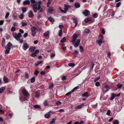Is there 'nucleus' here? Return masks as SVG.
Wrapping results in <instances>:
<instances>
[{
	"label": "nucleus",
	"instance_id": "obj_60",
	"mask_svg": "<svg viewBox=\"0 0 124 124\" xmlns=\"http://www.w3.org/2000/svg\"><path fill=\"white\" fill-rule=\"evenodd\" d=\"M121 4L120 2H119L117 3L116 4V7H119Z\"/></svg>",
	"mask_w": 124,
	"mask_h": 124
},
{
	"label": "nucleus",
	"instance_id": "obj_28",
	"mask_svg": "<svg viewBox=\"0 0 124 124\" xmlns=\"http://www.w3.org/2000/svg\"><path fill=\"white\" fill-rule=\"evenodd\" d=\"M48 20L51 22H53L54 21V20L51 17H49L48 18Z\"/></svg>",
	"mask_w": 124,
	"mask_h": 124
},
{
	"label": "nucleus",
	"instance_id": "obj_58",
	"mask_svg": "<svg viewBox=\"0 0 124 124\" xmlns=\"http://www.w3.org/2000/svg\"><path fill=\"white\" fill-rule=\"evenodd\" d=\"M78 51L77 50H75L74 52V54L75 55H78Z\"/></svg>",
	"mask_w": 124,
	"mask_h": 124
},
{
	"label": "nucleus",
	"instance_id": "obj_1",
	"mask_svg": "<svg viewBox=\"0 0 124 124\" xmlns=\"http://www.w3.org/2000/svg\"><path fill=\"white\" fill-rule=\"evenodd\" d=\"M31 5L34 12L36 13L40 9V5L42 4L41 1L37 2L35 0H30Z\"/></svg>",
	"mask_w": 124,
	"mask_h": 124
},
{
	"label": "nucleus",
	"instance_id": "obj_29",
	"mask_svg": "<svg viewBox=\"0 0 124 124\" xmlns=\"http://www.w3.org/2000/svg\"><path fill=\"white\" fill-rule=\"evenodd\" d=\"M43 62V61H40V62H37L35 63V65L36 66H37L41 64Z\"/></svg>",
	"mask_w": 124,
	"mask_h": 124
},
{
	"label": "nucleus",
	"instance_id": "obj_21",
	"mask_svg": "<svg viewBox=\"0 0 124 124\" xmlns=\"http://www.w3.org/2000/svg\"><path fill=\"white\" fill-rule=\"evenodd\" d=\"M12 44L10 42H9L7 44V47L6 48L10 49L11 47L12 46Z\"/></svg>",
	"mask_w": 124,
	"mask_h": 124
},
{
	"label": "nucleus",
	"instance_id": "obj_36",
	"mask_svg": "<svg viewBox=\"0 0 124 124\" xmlns=\"http://www.w3.org/2000/svg\"><path fill=\"white\" fill-rule=\"evenodd\" d=\"M18 24L17 23H13L12 26L15 28L16 27H17L18 26Z\"/></svg>",
	"mask_w": 124,
	"mask_h": 124
},
{
	"label": "nucleus",
	"instance_id": "obj_40",
	"mask_svg": "<svg viewBox=\"0 0 124 124\" xmlns=\"http://www.w3.org/2000/svg\"><path fill=\"white\" fill-rule=\"evenodd\" d=\"M66 38L65 37H64L62 39L60 40V42L62 43H63L65 41Z\"/></svg>",
	"mask_w": 124,
	"mask_h": 124
},
{
	"label": "nucleus",
	"instance_id": "obj_50",
	"mask_svg": "<svg viewBox=\"0 0 124 124\" xmlns=\"http://www.w3.org/2000/svg\"><path fill=\"white\" fill-rule=\"evenodd\" d=\"M9 15V12H7L6 14V16L5 18L7 19L8 16Z\"/></svg>",
	"mask_w": 124,
	"mask_h": 124
},
{
	"label": "nucleus",
	"instance_id": "obj_47",
	"mask_svg": "<svg viewBox=\"0 0 124 124\" xmlns=\"http://www.w3.org/2000/svg\"><path fill=\"white\" fill-rule=\"evenodd\" d=\"M4 110H3V108L0 107V112L2 113H3L4 112Z\"/></svg>",
	"mask_w": 124,
	"mask_h": 124
},
{
	"label": "nucleus",
	"instance_id": "obj_7",
	"mask_svg": "<svg viewBox=\"0 0 124 124\" xmlns=\"http://www.w3.org/2000/svg\"><path fill=\"white\" fill-rule=\"evenodd\" d=\"M29 47V46L27 43H24L23 46V48L24 50H26Z\"/></svg>",
	"mask_w": 124,
	"mask_h": 124
},
{
	"label": "nucleus",
	"instance_id": "obj_23",
	"mask_svg": "<svg viewBox=\"0 0 124 124\" xmlns=\"http://www.w3.org/2000/svg\"><path fill=\"white\" fill-rule=\"evenodd\" d=\"M34 15L32 11H30L28 14V16L29 17H31L33 16Z\"/></svg>",
	"mask_w": 124,
	"mask_h": 124
},
{
	"label": "nucleus",
	"instance_id": "obj_30",
	"mask_svg": "<svg viewBox=\"0 0 124 124\" xmlns=\"http://www.w3.org/2000/svg\"><path fill=\"white\" fill-rule=\"evenodd\" d=\"M27 8L26 7H23L22 8V10L23 13H25L26 11Z\"/></svg>",
	"mask_w": 124,
	"mask_h": 124
},
{
	"label": "nucleus",
	"instance_id": "obj_49",
	"mask_svg": "<svg viewBox=\"0 0 124 124\" xmlns=\"http://www.w3.org/2000/svg\"><path fill=\"white\" fill-rule=\"evenodd\" d=\"M61 102L60 101H58L55 102V104L57 105H59L61 103Z\"/></svg>",
	"mask_w": 124,
	"mask_h": 124
},
{
	"label": "nucleus",
	"instance_id": "obj_33",
	"mask_svg": "<svg viewBox=\"0 0 124 124\" xmlns=\"http://www.w3.org/2000/svg\"><path fill=\"white\" fill-rule=\"evenodd\" d=\"M91 18H88L85 19V22L87 23L91 20Z\"/></svg>",
	"mask_w": 124,
	"mask_h": 124
},
{
	"label": "nucleus",
	"instance_id": "obj_38",
	"mask_svg": "<svg viewBox=\"0 0 124 124\" xmlns=\"http://www.w3.org/2000/svg\"><path fill=\"white\" fill-rule=\"evenodd\" d=\"M79 50L81 52H82L84 50L83 49V47L82 46H79Z\"/></svg>",
	"mask_w": 124,
	"mask_h": 124
},
{
	"label": "nucleus",
	"instance_id": "obj_16",
	"mask_svg": "<svg viewBox=\"0 0 124 124\" xmlns=\"http://www.w3.org/2000/svg\"><path fill=\"white\" fill-rule=\"evenodd\" d=\"M40 95V91H37L36 93L35 97L36 98H38L39 97Z\"/></svg>",
	"mask_w": 124,
	"mask_h": 124
},
{
	"label": "nucleus",
	"instance_id": "obj_18",
	"mask_svg": "<svg viewBox=\"0 0 124 124\" xmlns=\"http://www.w3.org/2000/svg\"><path fill=\"white\" fill-rule=\"evenodd\" d=\"M64 9L65 11H66V12L68 11L69 8H70V6L68 5H65L64 6Z\"/></svg>",
	"mask_w": 124,
	"mask_h": 124
},
{
	"label": "nucleus",
	"instance_id": "obj_62",
	"mask_svg": "<svg viewBox=\"0 0 124 124\" xmlns=\"http://www.w3.org/2000/svg\"><path fill=\"white\" fill-rule=\"evenodd\" d=\"M39 73V71L38 70H36L34 74L35 75L37 76Z\"/></svg>",
	"mask_w": 124,
	"mask_h": 124
},
{
	"label": "nucleus",
	"instance_id": "obj_13",
	"mask_svg": "<svg viewBox=\"0 0 124 124\" xmlns=\"http://www.w3.org/2000/svg\"><path fill=\"white\" fill-rule=\"evenodd\" d=\"M3 80L5 83H7L9 81V80L8 78L5 76L3 77Z\"/></svg>",
	"mask_w": 124,
	"mask_h": 124
},
{
	"label": "nucleus",
	"instance_id": "obj_15",
	"mask_svg": "<svg viewBox=\"0 0 124 124\" xmlns=\"http://www.w3.org/2000/svg\"><path fill=\"white\" fill-rule=\"evenodd\" d=\"M53 11V8L52 7L50 8L47 10V12L48 13L50 14Z\"/></svg>",
	"mask_w": 124,
	"mask_h": 124
},
{
	"label": "nucleus",
	"instance_id": "obj_52",
	"mask_svg": "<svg viewBox=\"0 0 124 124\" xmlns=\"http://www.w3.org/2000/svg\"><path fill=\"white\" fill-rule=\"evenodd\" d=\"M98 16V15L97 14H94L93 15V16L94 18H96Z\"/></svg>",
	"mask_w": 124,
	"mask_h": 124
},
{
	"label": "nucleus",
	"instance_id": "obj_34",
	"mask_svg": "<svg viewBox=\"0 0 124 124\" xmlns=\"http://www.w3.org/2000/svg\"><path fill=\"white\" fill-rule=\"evenodd\" d=\"M56 120V119L55 118L53 119L50 122L49 124H54L55 123V121Z\"/></svg>",
	"mask_w": 124,
	"mask_h": 124
},
{
	"label": "nucleus",
	"instance_id": "obj_48",
	"mask_svg": "<svg viewBox=\"0 0 124 124\" xmlns=\"http://www.w3.org/2000/svg\"><path fill=\"white\" fill-rule=\"evenodd\" d=\"M119 122L117 120H116L114 121L113 124H119Z\"/></svg>",
	"mask_w": 124,
	"mask_h": 124
},
{
	"label": "nucleus",
	"instance_id": "obj_3",
	"mask_svg": "<svg viewBox=\"0 0 124 124\" xmlns=\"http://www.w3.org/2000/svg\"><path fill=\"white\" fill-rule=\"evenodd\" d=\"M77 35L76 34H74L72 36V40L71 41L73 45L75 47H77L80 43V40L79 39L77 40Z\"/></svg>",
	"mask_w": 124,
	"mask_h": 124
},
{
	"label": "nucleus",
	"instance_id": "obj_20",
	"mask_svg": "<svg viewBox=\"0 0 124 124\" xmlns=\"http://www.w3.org/2000/svg\"><path fill=\"white\" fill-rule=\"evenodd\" d=\"M75 7L76 8H78L80 7V4L79 3L77 2L75 3L74 4Z\"/></svg>",
	"mask_w": 124,
	"mask_h": 124
},
{
	"label": "nucleus",
	"instance_id": "obj_42",
	"mask_svg": "<svg viewBox=\"0 0 124 124\" xmlns=\"http://www.w3.org/2000/svg\"><path fill=\"white\" fill-rule=\"evenodd\" d=\"M24 15L23 14H21L19 16V18L20 19H22L23 18Z\"/></svg>",
	"mask_w": 124,
	"mask_h": 124
},
{
	"label": "nucleus",
	"instance_id": "obj_6",
	"mask_svg": "<svg viewBox=\"0 0 124 124\" xmlns=\"http://www.w3.org/2000/svg\"><path fill=\"white\" fill-rule=\"evenodd\" d=\"M36 28V27L34 26L33 27L31 28V34L33 36H34L36 35L35 30Z\"/></svg>",
	"mask_w": 124,
	"mask_h": 124
},
{
	"label": "nucleus",
	"instance_id": "obj_41",
	"mask_svg": "<svg viewBox=\"0 0 124 124\" xmlns=\"http://www.w3.org/2000/svg\"><path fill=\"white\" fill-rule=\"evenodd\" d=\"M68 66L71 67H73L75 66V64L73 63H69L68 64Z\"/></svg>",
	"mask_w": 124,
	"mask_h": 124
},
{
	"label": "nucleus",
	"instance_id": "obj_53",
	"mask_svg": "<svg viewBox=\"0 0 124 124\" xmlns=\"http://www.w3.org/2000/svg\"><path fill=\"white\" fill-rule=\"evenodd\" d=\"M122 86V85L120 84H119L117 85V87L118 88H121Z\"/></svg>",
	"mask_w": 124,
	"mask_h": 124
},
{
	"label": "nucleus",
	"instance_id": "obj_64",
	"mask_svg": "<svg viewBox=\"0 0 124 124\" xmlns=\"http://www.w3.org/2000/svg\"><path fill=\"white\" fill-rule=\"evenodd\" d=\"M105 33V31L104 30V29L103 28L102 29V33L103 34H104Z\"/></svg>",
	"mask_w": 124,
	"mask_h": 124
},
{
	"label": "nucleus",
	"instance_id": "obj_59",
	"mask_svg": "<svg viewBox=\"0 0 124 124\" xmlns=\"http://www.w3.org/2000/svg\"><path fill=\"white\" fill-rule=\"evenodd\" d=\"M51 1H50V0H48V2L47 3L46 5H47V7H48L49 6V5L51 3Z\"/></svg>",
	"mask_w": 124,
	"mask_h": 124
},
{
	"label": "nucleus",
	"instance_id": "obj_8",
	"mask_svg": "<svg viewBox=\"0 0 124 124\" xmlns=\"http://www.w3.org/2000/svg\"><path fill=\"white\" fill-rule=\"evenodd\" d=\"M39 52V50L38 49H36L31 54V56L32 57H34L36 56V54L38 53Z\"/></svg>",
	"mask_w": 124,
	"mask_h": 124
},
{
	"label": "nucleus",
	"instance_id": "obj_2",
	"mask_svg": "<svg viewBox=\"0 0 124 124\" xmlns=\"http://www.w3.org/2000/svg\"><path fill=\"white\" fill-rule=\"evenodd\" d=\"M21 89V91L24 95V96L22 97L20 96V100L21 102L25 100L28 101L27 99L29 98V93L25 89L24 87H22Z\"/></svg>",
	"mask_w": 124,
	"mask_h": 124
},
{
	"label": "nucleus",
	"instance_id": "obj_61",
	"mask_svg": "<svg viewBox=\"0 0 124 124\" xmlns=\"http://www.w3.org/2000/svg\"><path fill=\"white\" fill-rule=\"evenodd\" d=\"M55 55V54L54 53H52L51 54L50 56L51 57L53 58Z\"/></svg>",
	"mask_w": 124,
	"mask_h": 124
},
{
	"label": "nucleus",
	"instance_id": "obj_11",
	"mask_svg": "<svg viewBox=\"0 0 124 124\" xmlns=\"http://www.w3.org/2000/svg\"><path fill=\"white\" fill-rule=\"evenodd\" d=\"M84 106V104L82 103L81 104L79 105L76 107L75 108L76 109H79L82 108Z\"/></svg>",
	"mask_w": 124,
	"mask_h": 124
},
{
	"label": "nucleus",
	"instance_id": "obj_24",
	"mask_svg": "<svg viewBox=\"0 0 124 124\" xmlns=\"http://www.w3.org/2000/svg\"><path fill=\"white\" fill-rule=\"evenodd\" d=\"M62 30L61 29L59 31L58 35L59 36H61L62 35Z\"/></svg>",
	"mask_w": 124,
	"mask_h": 124
},
{
	"label": "nucleus",
	"instance_id": "obj_31",
	"mask_svg": "<svg viewBox=\"0 0 124 124\" xmlns=\"http://www.w3.org/2000/svg\"><path fill=\"white\" fill-rule=\"evenodd\" d=\"M112 95H113L114 97H118L120 96V93H119L118 94L115 93H113L112 94Z\"/></svg>",
	"mask_w": 124,
	"mask_h": 124
},
{
	"label": "nucleus",
	"instance_id": "obj_27",
	"mask_svg": "<svg viewBox=\"0 0 124 124\" xmlns=\"http://www.w3.org/2000/svg\"><path fill=\"white\" fill-rule=\"evenodd\" d=\"M43 104L45 106H48V104L47 103V100H45L43 103Z\"/></svg>",
	"mask_w": 124,
	"mask_h": 124
},
{
	"label": "nucleus",
	"instance_id": "obj_55",
	"mask_svg": "<svg viewBox=\"0 0 124 124\" xmlns=\"http://www.w3.org/2000/svg\"><path fill=\"white\" fill-rule=\"evenodd\" d=\"M42 14H38V15L37 17V18L38 19H39L40 18H41L42 16Z\"/></svg>",
	"mask_w": 124,
	"mask_h": 124
},
{
	"label": "nucleus",
	"instance_id": "obj_37",
	"mask_svg": "<svg viewBox=\"0 0 124 124\" xmlns=\"http://www.w3.org/2000/svg\"><path fill=\"white\" fill-rule=\"evenodd\" d=\"M35 80V78L34 77H33L31 79V83L34 82Z\"/></svg>",
	"mask_w": 124,
	"mask_h": 124
},
{
	"label": "nucleus",
	"instance_id": "obj_26",
	"mask_svg": "<svg viewBox=\"0 0 124 124\" xmlns=\"http://www.w3.org/2000/svg\"><path fill=\"white\" fill-rule=\"evenodd\" d=\"M10 49L6 48L5 53L6 54H8L9 52V51Z\"/></svg>",
	"mask_w": 124,
	"mask_h": 124
},
{
	"label": "nucleus",
	"instance_id": "obj_22",
	"mask_svg": "<svg viewBox=\"0 0 124 124\" xmlns=\"http://www.w3.org/2000/svg\"><path fill=\"white\" fill-rule=\"evenodd\" d=\"M36 49V47H31L29 49V50L31 52L34 51Z\"/></svg>",
	"mask_w": 124,
	"mask_h": 124
},
{
	"label": "nucleus",
	"instance_id": "obj_25",
	"mask_svg": "<svg viewBox=\"0 0 124 124\" xmlns=\"http://www.w3.org/2000/svg\"><path fill=\"white\" fill-rule=\"evenodd\" d=\"M50 116V114L49 113H47L45 115V117L46 118H48Z\"/></svg>",
	"mask_w": 124,
	"mask_h": 124
},
{
	"label": "nucleus",
	"instance_id": "obj_35",
	"mask_svg": "<svg viewBox=\"0 0 124 124\" xmlns=\"http://www.w3.org/2000/svg\"><path fill=\"white\" fill-rule=\"evenodd\" d=\"M5 89V88L4 87H3L0 88V93L2 92Z\"/></svg>",
	"mask_w": 124,
	"mask_h": 124
},
{
	"label": "nucleus",
	"instance_id": "obj_44",
	"mask_svg": "<svg viewBox=\"0 0 124 124\" xmlns=\"http://www.w3.org/2000/svg\"><path fill=\"white\" fill-rule=\"evenodd\" d=\"M100 79V77H98L94 79V82H96L99 79Z\"/></svg>",
	"mask_w": 124,
	"mask_h": 124
},
{
	"label": "nucleus",
	"instance_id": "obj_46",
	"mask_svg": "<svg viewBox=\"0 0 124 124\" xmlns=\"http://www.w3.org/2000/svg\"><path fill=\"white\" fill-rule=\"evenodd\" d=\"M34 107L36 108H40V106L38 105H34Z\"/></svg>",
	"mask_w": 124,
	"mask_h": 124
},
{
	"label": "nucleus",
	"instance_id": "obj_45",
	"mask_svg": "<svg viewBox=\"0 0 124 124\" xmlns=\"http://www.w3.org/2000/svg\"><path fill=\"white\" fill-rule=\"evenodd\" d=\"M95 84V85L96 86H99L100 85V83L99 82H96Z\"/></svg>",
	"mask_w": 124,
	"mask_h": 124
},
{
	"label": "nucleus",
	"instance_id": "obj_54",
	"mask_svg": "<svg viewBox=\"0 0 124 124\" xmlns=\"http://www.w3.org/2000/svg\"><path fill=\"white\" fill-rule=\"evenodd\" d=\"M16 30V28L15 27H12L11 28V30L12 31H15Z\"/></svg>",
	"mask_w": 124,
	"mask_h": 124
},
{
	"label": "nucleus",
	"instance_id": "obj_57",
	"mask_svg": "<svg viewBox=\"0 0 124 124\" xmlns=\"http://www.w3.org/2000/svg\"><path fill=\"white\" fill-rule=\"evenodd\" d=\"M4 22V20H2L0 21V25H2Z\"/></svg>",
	"mask_w": 124,
	"mask_h": 124
},
{
	"label": "nucleus",
	"instance_id": "obj_43",
	"mask_svg": "<svg viewBox=\"0 0 124 124\" xmlns=\"http://www.w3.org/2000/svg\"><path fill=\"white\" fill-rule=\"evenodd\" d=\"M73 19L74 20V22L75 23L76 22H77V18L76 17H75L74 16L73 18Z\"/></svg>",
	"mask_w": 124,
	"mask_h": 124
},
{
	"label": "nucleus",
	"instance_id": "obj_14",
	"mask_svg": "<svg viewBox=\"0 0 124 124\" xmlns=\"http://www.w3.org/2000/svg\"><path fill=\"white\" fill-rule=\"evenodd\" d=\"M104 42L103 41H101L98 40H97L96 41V43H97L99 46H101V44L104 43Z\"/></svg>",
	"mask_w": 124,
	"mask_h": 124
},
{
	"label": "nucleus",
	"instance_id": "obj_19",
	"mask_svg": "<svg viewBox=\"0 0 124 124\" xmlns=\"http://www.w3.org/2000/svg\"><path fill=\"white\" fill-rule=\"evenodd\" d=\"M98 40H100L101 41H103V35L102 34H100L98 37Z\"/></svg>",
	"mask_w": 124,
	"mask_h": 124
},
{
	"label": "nucleus",
	"instance_id": "obj_56",
	"mask_svg": "<svg viewBox=\"0 0 124 124\" xmlns=\"http://www.w3.org/2000/svg\"><path fill=\"white\" fill-rule=\"evenodd\" d=\"M110 112V111L109 110H108L107 111L106 114L108 116H109Z\"/></svg>",
	"mask_w": 124,
	"mask_h": 124
},
{
	"label": "nucleus",
	"instance_id": "obj_5",
	"mask_svg": "<svg viewBox=\"0 0 124 124\" xmlns=\"http://www.w3.org/2000/svg\"><path fill=\"white\" fill-rule=\"evenodd\" d=\"M12 34L13 37L17 41L19 40L21 36V34L20 33L17 34L16 32H14Z\"/></svg>",
	"mask_w": 124,
	"mask_h": 124
},
{
	"label": "nucleus",
	"instance_id": "obj_12",
	"mask_svg": "<svg viewBox=\"0 0 124 124\" xmlns=\"http://www.w3.org/2000/svg\"><path fill=\"white\" fill-rule=\"evenodd\" d=\"M83 13L85 16H87L90 13V12L88 10L86 9L84 11Z\"/></svg>",
	"mask_w": 124,
	"mask_h": 124
},
{
	"label": "nucleus",
	"instance_id": "obj_17",
	"mask_svg": "<svg viewBox=\"0 0 124 124\" xmlns=\"http://www.w3.org/2000/svg\"><path fill=\"white\" fill-rule=\"evenodd\" d=\"M89 94L88 93V92H85L84 93L82 94V96L83 97H87L89 96Z\"/></svg>",
	"mask_w": 124,
	"mask_h": 124
},
{
	"label": "nucleus",
	"instance_id": "obj_10",
	"mask_svg": "<svg viewBox=\"0 0 124 124\" xmlns=\"http://www.w3.org/2000/svg\"><path fill=\"white\" fill-rule=\"evenodd\" d=\"M30 1L29 0H25L23 1V4L24 5H28L30 4Z\"/></svg>",
	"mask_w": 124,
	"mask_h": 124
},
{
	"label": "nucleus",
	"instance_id": "obj_39",
	"mask_svg": "<svg viewBox=\"0 0 124 124\" xmlns=\"http://www.w3.org/2000/svg\"><path fill=\"white\" fill-rule=\"evenodd\" d=\"M25 78L27 79L29 78V75L28 73L25 72Z\"/></svg>",
	"mask_w": 124,
	"mask_h": 124
},
{
	"label": "nucleus",
	"instance_id": "obj_63",
	"mask_svg": "<svg viewBox=\"0 0 124 124\" xmlns=\"http://www.w3.org/2000/svg\"><path fill=\"white\" fill-rule=\"evenodd\" d=\"M71 92H69L68 93H67L66 94V96H69L70 94H71Z\"/></svg>",
	"mask_w": 124,
	"mask_h": 124
},
{
	"label": "nucleus",
	"instance_id": "obj_32",
	"mask_svg": "<svg viewBox=\"0 0 124 124\" xmlns=\"http://www.w3.org/2000/svg\"><path fill=\"white\" fill-rule=\"evenodd\" d=\"M89 31H90L89 29H86L84 31V34H86L87 33H89Z\"/></svg>",
	"mask_w": 124,
	"mask_h": 124
},
{
	"label": "nucleus",
	"instance_id": "obj_4",
	"mask_svg": "<svg viewBox=\"0 0 124 124\" xmlns=\"http://www.w3.org/2000/svg\"><path fill=\"white\" fill-rule=\"evenodd\" d=\"M110 89V87L108 85H102L101 89L104 93H105L108 91Z\"/></svg>",
	"mask_w": 124,
	"mask_h": 124
},
{
	"label": "nucleus",
	"instance_id": "obj_51",
	"mask_svg": "<svg viewBox=\"0 0 124 124\" xmlns=\"http://www.w3.org/2000/svg\"><path fill=\"white\" fill-rule=\"evenodd\" d=\"M27 25V24L26 23L23 22L22 23V26H24Z\"/></svg>",
	"mask_w": 124,
	"mask_h": 124
},
{
	"label": "nucleus",
	"instance_id": "obj_9",
	"mask_svg": "<svg viewBox=\"0 0 124 124\" xmlns=\"http://www.w3.org/2000/svg\"><path fill=\"white\" fill-rule=\"evenodd\" d=\"M49 31H45L42 35V37L44 38H46V37L49 36Z\"/></svg>",
	"mask_w": 124,
	"mask_h": 124
}]
</instances>
